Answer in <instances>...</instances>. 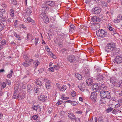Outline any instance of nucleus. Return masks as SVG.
Masks as SVG:
<instances>
[{
	"mask_svg": "<svg viewBox=\"0 0 122 122\" xmlns=\"http://www.w3.org/2000/svg\"><path fill=\"white\" fill-rule=\"evenodd\" d=\"M47 3L49 6L51 7L54 6L55 4L54 2L50 1H47Z\"/></svg>",
	"mask_w": 122,
	"mask_h": 122,
	"instance_id": "18",
	"label": "nucleus"
},
{
	"mask_svg": "<svg viewBox=\"0 0 122 122\" xmlns=\"http://www.w3.org/2000/svg\"><path fill=\"white\" fill-rule=\"evenodd\" d=\"M48 5L47 2L43 4L42 5V12L40 15V17L46 23H47L49 21V19L46 15V11L49 9Z\"/></svg>",
	"mask_w": 122,
	"mask_h": 122,
	"instance_id": "1",
	"label": "nucleus"
},
{
	"mask_svg": "<svg viewBox=\"0 0 122 122\" xmlns=\"http://www.w3.org/2000/svg\"><path fill=\"white\" fill-rule=\"evenodd\" d=\"M96 33L98 36L103 38L106 36L107 33L102 29H100L97 31Z\"/></svg>",
	"mask_w": 122,
	"mask_h": 122,
	"instance_id": "4",
	"label": "nucleus"
},
{
	"mask_svg": "<svg viewBox=\"0 0 122 122\" xmlns=\"http://www.w3.org/2000/svg\"><path fill=\"white\" fill-rule=\"evenodd\" d=\"M78 87L79 89L82 92L88 91V90L85 87V85L83 83H81V85L78 86Z\"/></svg>",
	"mask_w": 122,
	"mask_h": 122,
	"instance_id": "8",
	"label": "nucleus"
},
{
	"mask_svg": "<svg viewBox=\"0 0 122 122\" xmlns=\"http://www.w3.org/2000/svg\"><path fill=\"white\" fill-rule=\"evenodd\" d=\"M108 29L110 31H113V29L110 26L108 27Z\"/></svg>",
	"mask_w": 122,
	"mask_h": 122,
	"instance_id": "63",
	"label": "nucleus"
},
{
	"mask_svg": "<svg viewBox=\"0 0 122 122\" xmlns=\"http://www.w3.org/2000/svg\"><path fill=\"white\" fill-rule=\"evenodd\" d=\"M93 82V80L91 78H89L86 81V83L88 86H91Z\"/></svg>",
	"mask_w": 122,
	"mask_h": 122,
	"instance_id": "14",
	"label": "nucleus"
},
{
	"mask_svg": "<svg viewBox=\"0 0 122 122\" xmlns=\"http://www.w3.org/2000/svg\"><path fill=\"white\" fill-rule=\"evenodd\" d=\"M76 122H81L80 119L78 118H77L76 119Z\"/></svg>",
	"mask_w": 122,
	"mask_h": 122,
	"instance_id": "62",
	"label": "nucleus"
},
{
	"mask_svg": "<svg viewBox=\"0 0 122 122\" xmlns=\"http://www.w3.org/2000/svg\"><path fill=\"white\" fill-rule=\"evenodd\" d=\"M92 26L94 30L98 29L100 27V25L98 23H95Z\"/></svg>",
	"mask_w": 122,
	"mask_h": 122,
	"instance_id": "15",
	"label": "nucleus"
},
{
	"mask_svg": "<svg viewBox=\"0 0 122 122\" xmlns=\"http://www.w3.org/2000/svg\"><path fill=\"white\" fill-rule=\"evenodd\" d=\"M110 82L113 84L116 81L115 78L114 77H112L110 78Z\"/></svg>",
	"mask_w": 122,
	"mask_h": 122,
	"instance_id": "28",
	"label": "nucleus"
},
{
	"mask_svg": "<svg viewBox=\"0 0 122 122\" xmlns=\"http://www.w3.org/2000/svg\"><path fill=\"white\" fill-rule=\"evenodd\" d=\"M12 76V75L10 74H8L7 76V77L8 78H10Z\"/></svg>",
	"mask_w": 122,
	"mask_h": 122,
	"instance_id": "60",
	"label": "nucleus"
},
{
	"mask_svg": "<svg viewBox=\"0 0 122 122\" xmlns=\"http://www.w3.org/2000/svg\"><path fill=\"white\" fill-rule=\"evenodd\" d=\"M113 84L116 86L120 87L121 84L118 81L116 82L115 81Z\"/></svg>",
	"mask_w": 122,
	"mask_h": 122,
	"instance_id": "31",
	"label": "nucleus"
},
{
	"mask_svg": "<svg viewBox=\"0 0 122 122\" xmlns=\"http://www.w3.org/2000/svg\"><path fill=\"white\" fill-rule=\"evenodd\" d=\"M121 112V111L120 109H117L116 110L115 109L112 111V113L114 114H116L118 113H120Z\"/></svg>",
	"mask_w": 122,
	"mask_h": 122,
	"instance_id": "23",
	"label": "nucleus"
},
{
	"mask_svg": "<svg viewBox=\"0 0 122 122\" xmlns=\"http://www.w3.org/2000/svg\"><path fill=\"white\" fill-rule=\"evenodd\" d=\"M33 64L35 66H37L40 64V62L38 60H36L34 61Z\"/></svg>",
	"mask_w": 122,
	"mask_h": 122,
	"instance_id": "34",
	"label": "nucleus"
},
{
	"mask_svg": "<svg viewBox=\"0 0 122 122\" xmlns=\"http://www.w3.org/2000/svg\"><path fill=\"white\" fill-rule=\"evenodd\" d=\"M4 25L3 23L0 22V32L4 28Z\"/></svg>",
	"mask_w": 122,
	"mask_h": 122,
	"instance_id": "32",
	"label": "nucleus"
},
{
	"mask_svg": "<svg viewBox=\"0 0 122 122\" xmlns=\"http://www.w3.org/2000/svg\"><path fill=\"white\" fill-rule=\"evenodd\" d=\"M113 110V108L110 107L108 108L106 110V111L107 113H108L112 111Z\"/></svg>",
	"mask_w": 122,
	"mask_h": 122,
	"instance_id": "36",
	"label": "nucleus"
},
{
	"mask_svg": "<svg viewBox=\"0 0 122 122\" xmlns=\"http://www.w3.org/2000/svg\"><path fill=\"white\" fill-rule=\"evenodd\" d=\"M35 92L36 93H37V92L39 91V89L38 88H37V87H36L35 88Z\"/></svg>",
	"mask_w": 122,
	"mask_h": 122,
	"instance_id": "58",
	"label": "nucleus"
},
{
	"mask_svg": "<svg viewBox=\"0 0 122 122\" xmlns=\"http://www.w3.org/2000/svg\"><path fill=\"white\" fill-rule=\"evenodd\" d=\"M100 87H101V90H105L107 88L105 84H102L99 86Z\"/></svg>",
	"mask_w": 122,
	"mask_h": 122,
	"instance_id": "22",
	"label": "nucleus"
},
{
	"mask_svg": "<svg viewBox=\"0 0 122 122\" xmlns=\"http://www.w3.org/2000/svg\"><path fill=\"white\" fill-rule=\"evenodd\" d=\"M95 92H92L91 93V96L92 97V98L94 99L96 97L97 94Z\"/></svg>",
	"mask_w": 122,
	"mask_h": 122,
	"instance_id": "33",
	"label": "nucleus"
},
{
	"mask_svg": "<svg viewBox=\"0 0 122 122\" xmlns=\"http://www.w3.org/2000/svg\"><path fill=\"white\" fill-rule=\"evenodd\" d=\"M12 3L13 5H16L17 4V2L16 0H11Z\"/></svg>",
	"mask_w": 122,
	"mask_h": 122,
	"instance_id": "43",
	"label": "nucleus"
},
{
	"mask_svg": "<svg viewBox=\"0 0 122 122\" xmlns=\"http://www.w3.org/2000/svg\"><path fill=\"white\" fill-rule=\"evenodd\" d=\"M66 86L65 85H64L62 87L61 86L59 90L60 91H62L63 92L66 89Z\"/></svg>",
	"mask_w": 122,
	"mask_h": 122,
	"instance_id": "26",
	"label": "nucleus"
},
{
	"mask_svg": "<svg viewBox=\"0 0 122 122\" xmlns=\"http://www.w3.org/2000/svg\"><path fill=\"white\" fill-rule=\"evenodd\" d=\"M19 27L23 29H25L26 28L25 26L22 24H20L19 26Z\"/></svg>",
	"mask_w": 122,
	"mask_h": 122,
	"instance_id": "38",
	"label": "nucleus"
},
{
	"mask_svg": "<svg viewBox=\"0 0 122 122\" xmlns=\"http://www.w3.org/2000/svg\"><path fill=\"white\" fill-rule=\"evenodd\" d=\"M49 69L50 71H51L52 72H53L54 71L53 68V67L49 68Z\"/></svg>",
	"mask_w": 122,
	"mask_h": 122,
	"instance_id": "61",
	"label": "nucleus"
},
{
	"mask_svg": "<svg viewBox=\"0 0 122 122\" xmlns=\"http://www.w3.org/2000/svg\"><path fill=\"white\" fill-rule=\"evenodd\" d=\"M101 9L97 7H96L92 9V12L93 14H99L101 12Z\"/></svg>",
	"mask_w": 122,
	"mask_h": 122,
	"instance_id": "7",
	"label": "nucleus"
},
{
	"mask_svg": "<svg viewBox=\"0 0 122 122\" xmlns=\"http://www.w3.org/2000/svg\"><path fill=\"white\" fill-rule=\"evenodd\" d=\"M92 88L94 92H99L101 90V87L98 86L97 83L93 84L92 86Z\"/></svg>",
	"mask_w": 122,
	"mask_h": 122,
	"instance_id": "6",
	"label": "nucleus"
},
{
	"mask_svg": "<svg viewBox=\"0 0 122 122\" xmlns=\"http://www.w3.org/2000/svg\"><path fill=\"white\" fill-rule=\"evenodd\" d=\"M18 97L17 95H15V93H14V94L13 96V98L14 99H17Z\"/></svg>",
	"mask_w": 122,
	"mask_h": 122,
	"instance_id": "53",
	"label": "nucleus"
},
{
	"mask_svg": "<svg viewBox=\"0 0 122 122\" xmlns=\"http://www.w3.org/2000/svg\"><path fill=\"white\" fill-rule=\"evenodd\" d=\"M38 118L37 116L36 115H35L32 116V118L35 120L36 119Z\"/></svg>",
	"mask_w": 122,
	"mask_h": 122,
	"instance_id": "55",
	"label": "nucleus"
},
{
	"mask_svg": "<svg viewBox=\"0 0 122 122\" xmlns=\"http://www.w3.org/2000/svg\"><path fill=\"white\" fill-rule=\"evenodd\" d=\"M118 17L117 19H119L121 21L122 20V16L121 15H119L118 16Z\"/></svg>",
	"mask_w": 122,
	"mask_h": 122,
	"instance_id": "54",
	"label": "nucleus"
},
{
	"mask_svg": "<svg viewBox=\"0 0 122 122\" xmlns=\"http://www.w3.org/2000/svg\"><path fill=\"white\" fill-rule=\"evenodd\" d=\"M14 35L16 37L17 39L19 40H21L20 38L19 35L15 33L14 34Z\"/></svg>",
	"mask_w": 122,
	"mask_h": 122,
	"instance_id": "35",
	"label": "nucleus"
},
{
	"mask_svg": "<svg viewBox=\"0 0 122 122\" xmlns=\"http://www.w3.org/2000/svg\"><path fill=\"white\" fill-rule=\"evenodd\" d=\"M56 86L57 89L59 90L61 87V86L59 84L56 83Z\"/></svg>",
	"mask_w": 122,
	"mask_h": 122,
	"instance_id": "48",
	"label": "nucleus"
},
{
	"mask_svg": "<svg viewBox=\"0 0 122 122\" xmlns=\"http://www.w3.org/2000/svg\"><path fill=\"white\" fill-rule=\"evenodd\" d=\"M89 51L91 53H93V49L92 48H91L89 50Z\"/></svg>",
	"mask_w": 122,
	"mask_h": 122,
	"instance_id": "56",
	"label": "nucleus"
},
{
	"mask_svg": "<svg viewBox=\"0 0 122 122\" xmlns=\"http://www.w3.org/2000/svg\"><path fill=\"white\" fill-rule=\"evenodd\" d=\"M75 60V57L73 55H70L67 58V60L70 63H73L74 62Z\"/></svg>",
	"mask_w": 122,
	"mask_h": 122,
	"instance_id": "10",
	"label": "nucleus"
},
{
	"mask_svg": "<svg viewBox=\"0 0 122 122\" xmlns=\"http://www.w3.org/2000/svg\"><path fill=\"white\" fill-rule=\"evenodd\" d=\"M30 64V63H29V61H26L24 62L22 64L25 67H27L29 66Z\"/></svg>",
	"mask_w": 122,
	"mask_h": 122,
	"instance_id": "20",
	"label": "nucleus"
},
{
	"mask_svg": "<svg viewBox=\"0 0 122 122\" xmlns=\"http://www.w3.org/2000/svg\"><path fill=\"white\" fill-rule=\"evenodd\" d=\"M8 16L6 15V16H2V17L0 18V19H1V20L3 22H5L6 21Z\"/></svg>",
	"mask_w": 122,
	"mask_h": 122,
	"instance_id": "27",
	"label": "nucleus"
},
{
	"mask_svg": "<svg viewBox=\"0 0 122 122\" xmlns=\"http://www.w3.org/2000/svg\"><path fill=\"white\" fill-rule=\"evenodd\" d=\"M99 5H101L102 7H107V4L106 2L101 1L99 3Z\"/></svg>",
	"mask_w": 122,
	"mask_h": 122,
	"instance_id": "16",
	"label": "nucleus"
},
{
	"mask_svg": "<svg viewBox=\"0 0 122 122\" xmlns=\"http://www.w3.org/2000/svg\"><path fill=\"white\" fill-rule=\"evenodd\" d=\"M33 109V110L36 111L38 109L37 107L36 106H33L32 107Z\"/></svg>",
	"mask_w": 122,
	"mask_h": 122,
	"instance_id": "52",
	"label": "nucleus"
},
{
	"mask_svg": "<svg viewBox=\"0 0 122 122\" xmlns=\"http://www.w3.org/2000/svg\"><path fill=\"white\" fill-rule=\"evenodd\" d=\"M6 41L5 40H3L1 41V44L4 46L6 44Z\"/></svg>",
	"mask_w": 122,
	"mask_h": 122,
	"instance_id": "40",
	"label": "nucleus"
},
{
	"mask_svg": "<svg viewBox=\"0 0 122 122\" xmlns=\"http://www.w3.org/2000/svg\"><path fill=\"white\" fill-rule=\"evenodd\" d=\"M2 87L3 88H5L6 86V84L5 82H3L1 84Z\"/></svg>",
	"mask_w": 122,
	"mask_h": 122,
	"instance_id": "46",
	"label": "nucleus"
},
{
	"mask_svg": "<svg viewBox=\"0 0 122 122\" xmlns=\"http://www.w3.org/2000/svg\"><path fill=\"white\" fill-rule=\"evenodd\" d=\"M26 20H27V21H28L29 22H34V20L32 19L30 17H28L27 18Z\"/></svg>",
	"mask_w": 122,
	"mask_h": 122,
	"instance_id": "39",
	"label": "nucleus"
},
{
	"mask_svg": "<svg viewBox=\"0 0 122 122\" xmlns=\"http://www.w3.org/2000/svg\"><path fill=\"white\" fill-rule=\"evenodd\" d=\"M31 9L29 8L27 9L26 12V15L29 16L30 15V14L32 12Z\"/></svg>",
	"mask_w": 122,
	"mask_h": 122,
	"instance_id": "25",
	"label": "nucleus"
},
{
	"mask_svg": "<svg viewBox=\"0 0 122 122\" xmlns=\"http://www.w3.org/2000/svg\"><path fill=\"white\" fill-rule=\"evenodd\" d=\"M120 103H118L117 104L115 105V107L116 108H117L120 106Z\"/></svg>",
	"mask_w": 122,
	"mask_h": 122,
	"instance_id": "51",
	"label": "nucleus"
},
{
	"mask_svg": "<svg viewBox=\"0 0 122 122\" xmlns=\"http://www.w3.org/2000/svg\"><path fill=\"white\" fill-rule=\"evenodd\" d=\"M98 121L99 122H104L103 118L101 116L99 117Z\"/></svg>",
	"mask_w": 122,
	"mask_h": 122,
	"instance_id": "37",
	"label": "nucleus"
},
{
	"mask_svg": "<svg viewBox=\"0 0 122 122\" xmlns=\"http://www.w3.org/2000/svg\"><path fill=\"white\" fill-rule=\"evenodd\" d=\"M91 20L92 21L94 22H99L101 21V19L98 17L94 16L92 17Z\"/></svg>",
	"mask_w": 122,
	"mask_h": 122,
	"instance_id": "11",
	"label": "nucleus"
},
{
	"mask_svg": "<svg viewBox=\"0 0 122 122\" xmlns=\"http://www.w3.org/2000/svg\"><path fill=\"white\" fill-rule=\"evenodd\" d=\"M75 27L73 25H71L70 26V32H72L73 30L75 29Z\"/></svg>",
	"mask_w": 122,
	"mask_h": 122,
	"instance_id": "30",
	"label": "nucleus"
},
{
	"mask_svg": "<svg viewBox=\"0 0 122 122\" xmlns=\"http://www.w3.org/2000/svg\"><path fill=\"white\" fill-rule=\"evenodd\" d=\"M115 62L117 64L122 63V55H119L116 56L115 59Z\"/></svg>",
	"mask_w": 122,
	"mask_h": 122,
	"instance_id": "5",
	"label": "nucleus"
},
{
	"mask_svg": "<svg viewBox=\"0 0 122 122\" xmlns=\"http://www.w3.org/2000/svg\"><path fill=\"white\" fill-rule=\"evenodd\" d=\"M47 81L45 84L46 86L47 89H49L51 87L50 81L48 80H47Z\"/></svg>",
	"mask_w": 122,
	"mask_h": 122,
	"instance_id": "19",
	"label": "nucleus"
},
{
	"mask_svg": "<svg viewBox=\"0 0 122 122\" xmlns=\"http://www.w3.org/2000/svg\"><path fill=\"white\" fill-rule=\"evenodd\" d=\"M121 21L118 19H115L114 20V22L115 23H117Z\"/></svg>",
	"mask_w": 122,
	"mask_h": 122,
	"instance_id": "45",
	"label": "nucleus"
},
{
	"mask_svg": "<svg viewBox=\"0 0 122 122\" xmlns=\"http://www.w3.org/2000/svg\"><path fill=\"white\" fill-rule=\"evenodd\" d=\"M75 76L79 80H81L82 79L81 76L79 74L76 73L75 74Z\"/></svg>",
	"mask_w": 122,
	"mask_h": 122,
	"instance_id": "29",
	"label": "nucleus"
},
{
	"mask_svg": "<svg viewBox=\"0 0 122 122\" xmlns=\"http://www.w3.org/2000/svg\"><path fill=\"white\" fill-rule=\"evenodd\" d=\"M38 39L37 38H36L35 39V43L36 45H37L38 43Z\"/></svg>",
	"mask_w": 122,
	"mask_h": 122,
	"instance_id": "49",
	"label": "nucleus"
},
{
	"mask_svg": "<svg viewBox=\"0 0 122 122\" xmlns=\"http://www.w3.org/2000/svg\"><path fill=\"white\" fill-rule=\"evenodd\" d=\"M86 70H87V69H83L82 71L83 74L85 75V76L86 77L88 76L89 75V73L87 72Z\"/></svg>",
	"mask_w": 122,
	"mask_h": 122,
	"instance_id": "17",
	"label": "nucleus"
},
{
	"mask_svg": "<svg viewBox=\"0 0 122 122\" xmlns=\"http://www.w3.org/2000/svg\"><path fill=\"white\" fill-rule=\"evenodd\" d=\"M38 99L40 101L42 102L45 101L47 99V96L44 95L40 96L39 97Z\"/></svg>",
	"mask_w": 122,
	"mask_h": 122,
	"instance_id": "9",
	"label": "nucleus"
},
{
	"mask_svg": "<svg viewBox=\"0 0 122 122\" xmlns=\"http://www.w3.org/2000/svg\"><path fill=\"white\" fill-rule=\"evenodd\" d=\"M36 84L39 86H41L42 84V83L41 81H36L35 82Z\"/></svg>",
	"mask_w": 122,
	"mask_h": 122,
	"instance_id": "41",
	"label": "nucleus"
},
{
	"mask_svg": "<svg viewBox=\"0 0 122 122\" xmlns=\"http://www.w3.org/2000/svg\"><path fill=\"white\" fill-rule=\"evenodd\" d=\"M68 116L69 118L72 121L74 120L76 118L75 116L72 113H68Z\"/></svg>",
	"mask_w": 122,
	"mask_h": 122,
	"instance_id": "13",
	"label": "nucleus"
},
{
	"mask_svg": "<svg viewBox=\"0 0 122 122\" xmlns=\"http://www.w3.org/2000/svg\"><path fill=\"white\" fill-rule=\"evenodd\" d=\"M65 95L64 94H62L61 96V98L63 100H66V99H65V98H66L65 97Z\"/></svg>",
	"mask_w": 122,
	"mask_h": 122,
	"instance_id": "57",
	"label": "nucleus"
},
{
	"mask_svg": "<svg viewBox=\"0 0 122 122\" xmlns=\"http://www.w3.org/2000/svg\"><path fill=\"white\" fill-rule=\"evenodd\" d=\"M115 48V43H108L105 47V50L107 52L113 51Z\"/></svg>",
	"mask_w": 122,
	"mask_h": 122,
	"instance_id": "2",
	"label": "nucleus"
},
{
	"mask_svg": "<svg viewBox=\"0 0 122 122\" xmlns=\"http://www.w3.org/2000/svg\"><path fill=\"white\" fill-rule=\"evenodd\" d=\"M110 100L111 101L112 100L113 101H116V99L115 97H112V98H111L110 99Z\"/></svg>",
	"mask_w": 122,
	"mask_h": 122,
	"instance_id": "64",
	"label": "nucleus"
},
{
	"mask_svg": "<svg viewBox=\"0 0 122 122\" xmlns=\"http://www.w3.org/2000/svg\"><path fill=\"white\" fill-rule=\"evenodd\" d=\"M14 20L13 18H9L8 20V22L9 23H12L13 22Z\"/></svg>",
	"mask_w": 122,
	"mask_h": 122,
	"instance_id": "47",
	"label": "nucleus"
},
{
	"mask_svg": "<svg viewBox=\"0 0 122 122\" xmlns=\"http://www.w3.org/2000/svg\"><path fill=\"white\" fill-rule=\"evenodd\" d=\"M100 95L102 98H107L110 99L111 96L109 92L107 91L102 90L100 91Z\"/></svg>",
	"mask_w": 122,
	"mask_h": 122,
	"instance_id": "3",
	"label": "nucleus"
},
{
	"mask_svg": "<svg viewBox=\"0 0 122 122\" xmlns=\"http://www.w3.org/2000/svg\"><path fill=\"white\" fill-rule=\"evenodd\" d=\"M71 104L73 106H75L77 104V102L75 101H71Z\"/></svg>",
	"mask_w": 122,
	"mask_h": 122,
	"instance_id": "50",
	"label": "nucleus"
},
{
	"mask_svg": "<svg viewBox=\"0 0 122 122\" xmlns=\"http://www.w3.org/2000/svg\"><path fill=\"white\" fill-rule=\"evenodd\" d=\"M44 69H45L44 68H42L39 69V73H40L41 71H44Z\"/></svg>",
	"mask_w": 122,
	"mask_h": 122,
	"instance_id": "59",
	"label": "nucleus"
},
{
	"mask_svg": "<svg viewBox=\"0 0 122 122\" xmlns=\"http://www.w3.org/2000/svg\"><path fill=\"white\" fill-rule=\"evenodd\" d=\"M63 101L60 100L56 103V104L57 106L59 105L62 104L63 103Z\"/></svg>",
	"mask_w": 122,
	"mask_h": 122,
	"instance_id": "44",
	"label": "nucleus"
},
{
	"mask_svg": "<svg viewBox=\"0 0 122 122\" xmlns=\"http://www.w3.org/2000/svg\"><path fill=\"white\" fill-rule=\"evenodd\" d=\"M103 78V76L100 74L98 75L97 76V80L99 81H101L102 80Z\"/></svg>",
	"mask_w": 122,
	"mask_h": 122,
	"instance_id": "21",
	"label": "nucleus"
},
{
	"mask_svg": "<svg viewBox=\"0 0 122 122\" xmlns=\"http://www.w3.org/2000/svg\"><path fill=\"white\" fill-rule=\"evenodd\" d=\"M9 13L11 17H13L15 15L14 11L13 9H10V10Z\"/></svg>",
	"mask_w": 122,
	"mask_h": 122,
	"instance_id": "24",
	"label": "nucleus"
},
{
	"mask_svg": "<svg viewBox=\"0 0 122 122\" xmlns=\"http://www.w3.org/2000/svg\"><path fill=\"white\" fill-rule=\"evenodd\" d=\"M6 15V12L4 10L0 9V18Z\"/></svg>",
	"mask_w": 122,
	"mask_h": 122,
	"instance_id": "12",
	"label": "nucleus"
},
{
	"mask_svg": "<svg viewBox=\"0 0 122 122\" xmlns=\"http://www.w3.org/2000/svg\"><path fill=\"white\" fill-rule=\"evenodd\" d=\"M71 95L73 97L75 96L76 95V92L74 91H72L71 93Z\"/></svg>",
	"mask_w": 122,
	"mask_h": 122,
	"instance_id": "42",
	"label": "nucleus"
}]
</instances>
